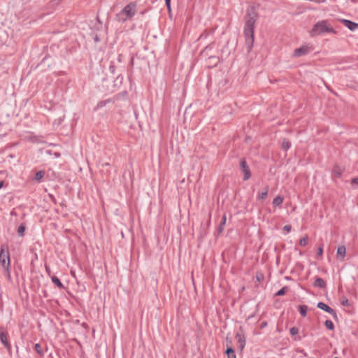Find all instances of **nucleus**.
Instances as JSON below:
<instances>
[{"label": "nucleus", "mask_w": 358, "mask_h": 358, "mask_svg": "<svg viewBox=\"0 0 358 358\" xmlns=\"http://www.w3.org/2000/svg\"><path fill=\"white\" fill-rule=\"evenodd\" d=\"M256 278H257V280L259 282H260L262 280H263L264 276H263V275L262 273H257Z\"/></svg>", "instance_id": "nucleus-31"}, {"label": "nucleus", "mask_w": 358, "mask_h": 358, "mask_svg": "<svg viewBox=\"0 0 358 358\" xmlns=\"http://www.w3.org/2000/svg\"><path fill=\"white\" fill-rule=\"evenodd\" d=\"M288 289V287H282L280 290H279L276 294L275 295L276 296H282L284 295L286 292L287 291Z\"/></svg>", "instance_id": "nucleus-26"}, {"label": "nucleus", "mask_w": 358, "mask_h": 358, "mask_svg": "<svg viewBox=\"0 0 358 358\" xmlns=\"http://www.w3.org/2000/svg\"><path fill=\"white\" fill-rule=\"evenodd\" d=\"M341 303L343 306H348L349 305V301H348V299H345L342 301Z\"/></svg>", "instance_id": "nucleus-32"}, {"label": "nucleus", "mask_w": 358, "mask_h": 358, "mask_svg": "<svg viewBox=\"0 0 358 358\" xmlns=\"http://www.w3.org/2000/svg\"><path fill=\"white\" fill-rule=\"evenodd\" d=\"M290 145H291V143L288 140H287V139L283 140V141L282 143V148L284 150H288L290 148Z\"/></svg>", "instance_id": "nucleus-19"}, {"label": "nucleus", "mask_w": 358, "mask_h": 358, "mask_svg": "<svg viewBox=\"0 0 358 358\" xmlns=\"http://www.w3.org/2000/svg\"><path fill=\"white\" fill-rule=\"evenodd\" d=\"M309 51V48L308 46H302L299 48H297L294 52V55L295 57H300L301 55H306Z\"/></svg>", "instance_id": "nucleus-11"}, {"label": "nucleus", "mask_w": 358, "mask_h": 358, "mask_svg": "<svg viewBox=\"0 0 358 358\" xmlns=\"http://www.w3.org/2000/svg\"><path fill=\"white\" fill-rule=\"evenodd\" d=\"M313 286L318 287L320 288H324L326 287V282L322 278L317 277L313 283Z\"/></svg>", "instance_id": "nucleus-12"}, {"label": "nucleus", "mask_w": 358, "mask_h": 358, "mask_svg": "<svg viewBox=\"0 0 358 358\" xmlns=\"http://www.w3.org/2000/svg\"><path fill=\"white\" fill-rule=\"evenodd\" d=\"M0 340L7 349L9 350L10 348V345L7 340V334L3 328H0Z\"/></svg>", "instance_id": "nucleus-10"}, {"label": "nucleus", "mask_w": 358, "mask_h": 358, "mask_svg": "<svg viewBox=\"0 0 358 358\" xmlns=\"http://www.w3.org/2000/svg\"><path fill=\"white\" fill-rule=\"evenodd\" d=\"M322 253H323V247H322V245H321L317 249V256L321 257L322 255Z\"/></svg>", "instance_id": "nucleus-29"}, {"label": "nucleus", "mask_w": 358, "mask_h": 358, "mask_svg": "<svg viewBox=\"0 0 358 358\" xmlns=\"http://www.w3.org/2000/svg\"><path fill=\"white\" fill-rule=\"evenodd\" d=\"M104 105H105V102L101 101V102H100V103H98L97 106H98V107H102V106H103Z\"/></svg>", "instance_id": "nucleus-34"}, {"label": "nucleus", "mask_w": 358, "mask_h": 358, "mask_svg": "<svg viewBox=\"0 0 358 358\" xmlns=\"http://www.w3.org/2000/svg\"><path fill=\"white\" fill-rule=\"evenodd\" d=\"M346 254V248L344 245L339 246L337 248V255H340L343 259Z\"/></svg>", "instance_id": "nucleus-14"}, {"label": "nucleus", "mask_w": 358, "mask_h": 358, "mask_svg": "<svg viewBox=\"0 0 358 358\" xmlns=\"http://www.w3.org/2000/svg\"><path fill=\"white\" fill-rule=\"evenodd\" d=\"M44 175L45 172L43 171H40L36 173L34 178L36 180L39 181L44 177Z\"/></svg>", "instance_id": "nucleus-21"}, {"label": "nucleus", "mask_w": 358, "mask_h": 358, "mask_svg": "<svg viewBox=\"0 0 358 358\" xmlns=\"http://www.w3.org/2000/svg\"><path fill=\"white\" fill-rule=\"evenodd\" d=\"M34 348H35V350L39 354V355H42L43 354V350H42V348H41V346L40 345V344L38 343H36L34 346Z\"/></svg>", "instance_id": "nucleus-27"}, {"label": "nucleus", "mask_w": 358, "mask_h": 358, "mask_svg": "<svg viewBox=\"0 0 358 358\" xmlns=\"http://www.w3.org/2000/svg\"><path fill=\"white\" fill-rule=\"evenodd\" d=\"M226 221H227V217L225 215H224L222 216V222L220 224V226H219V228H218V232L220 234L223 231V229H224V224H226Z\"/></svg>", "instance_id": "nucleus-18"}, {"label": "nucleus", "mask_w": 358, "mask_h": 358, "mask_svg": "<svg viewBox=\"0 0 358 358\" xmlns=\"http://www.w3.org/2000/svg\"><path fill=\"white\" fill-rule=\"evenodd\" d=\"M136 4L135 3H129L124 9L117 15L119 21L124 22L127 18H131L136 13Z\"/></svg>", "instance_id": "nucleus-4"}, {"label": "nucleus", "mask_w": 358, "mask_h": 358, "mask_svg": "<svg viewBox=\"0 0 358 358\" xmlns=\"http://www.w3.org/2000/svg\"><path fill=\"white\" fill-rule=\"evenodd\" d=\"M211 48L207 46L201 53V57L206 59V65L208 68L215 66L220 62L217 56L211 55Z\"/></svg>", "instance_id": "nucleus-3"}, {"label": "nucleus", "mask_w": 358, "mask_h": 358, "mask_svg": "<svg viewBox=\"0 0 358 358\" xmlns=\"http://www.w3.org/2000/svg\"><path fill=\"white\" fill-rule=\"evenodd\" d=\"M225 353L227 355V358H236L235 352L231 347H228Z\"/></svg>", "instance_id": "nucleus-15"}, {"label": "nucleus", "mask_w": 358, "mask_h": 358, "mask_svg": "<svg viewBox=\"0 0 358 358\" xmlns=\"http://www.w3.org/2000/svg\"><path fill=\"white\" fill-rule=\"evenodd\" d=\"M334 358H338V357H334Z\"/></svg>", "instance_id": "nucleus-41"}, {"label": "nucleus", "mask_w": 358, "mask_h": 358, "mask_svg": "<svg viewBox=\"0 0 358 358\" xmlns=\"http://www.w3.org/2000/svg\"><path fill=\"white\" fill-rule=\"evenodd\" d=\"M258 17V13L253 6L249 7L245 15V23L244 28V34L246 43L249 49H251L254 43V28L256 20Z\"/></svg>", "instance_id": "nucleus-1"}, {"label": "nucleus", "mask_w": 358, "mask_h": 358, "mask_svg": "<svg viewBox=\"0 0 358 358\" xmlns=\"http://www.w3.org/2000/svg\"><path fill=\"white\" fill-rule=\"evenodd\" d=\"M266 324H266V322H263V323L261 324V327H262V328L265 327L266 326Z\"/></svg>", "instance_id": "nucleus-36"}, {"label": "nucleus", "mask_w": 358, "mask_h": 358, "mask_svg": "<svg viewBox=\"0 0 358 358\" xmlns=\"http://www.w3.org/2000/svg\"><path fill=\"white\" fill-rule=\"evenodd\" d=\"M52 1L55 2L56 3H59L62 1V0H52Z\"/></svg>", "instance_id": "nucleus-37"}, {"label": "nucleus", "mask_w": 358, "mask_h": 358, "mask_svg": "<svg viewBox=\"0 0 358 358\" xmlns=\"http://www.w3.org/2000/svg\"><path fill=\"white\" fill-rule=\"evenodd\" d=\"M299 332L298 328L293 327L290 329V334L292 336L296 335Z\"/></svg>", "instance_id": "nucleus-28"}, {"label": "nucleus", "mask_w": 358, "mask_h": 358, "mask_svg": "<svg viewBox=\"0 0 358 358\" xmlns=\"http://www.w3.org/2000/svg\"><path fill=\"white\" fill-rule=\"evenodd\" d=\"M25 231V226L23 224H21L19 226L17 229V234L19 236H23L24 235Z\"/></svg>", "instance_id": "nucleus-20"}, {"label": "nucleus", "mask_w": 358, "mask_h": 358, "mask_svg": "<svg viewBox=\"0 0 358 358\" xmlns=\"http://www.w3.org/2000/svg\"><path fill=\"white\" fill-rule=\"evenodd\" d=\"M268 186H266L264 189V191L262 193L259 194L258 195V199L259 200H264L268 195Z\"/></svg>", "instance_id": "nucleus-17"}, {"label": "nucleus", "mask_w": 358, "mask_h": 358, "mask_svg": "<svg viewBox=\"0 0 358 358\" xmlns=\"http://www.w3.org/2000/svg\"><path fill=\"white\" fill-rule=\"evenodd\" d=\"M324 324L325 327L329 330H333L334 329V325L331 320H326Z\"/></svg>", "instance_id": "nucleus-25"}, {"label": "nucleus", "mask_w": 358, "mask_h": 358, "mask_svg": "<svg viewBox=\"0 0 358 358\" xmlns=\"http://www.w3.org/2000/svg\"><path fill=\"white\" fill-rule=\"evenodd\" d=\"M343 171L344 169L343 167L336 165L333 169V173L336 177L339 178L342 175Z\"/></svg>", "instance_id": "nucleus-13"}, {"label": "nucleus", "mask_w": 358, "mask_h": 358, "mask_svg": "<svg viewBox=\"0 0 358 358\" xmlns=\"http://www.w3.org/2000/svg\"><path fill=\"white\" fill-rule=\"evenodd\" d=\"M291 229H292L291 225H285V226L283 227V229H284L287 233L289 232V231H290V230H291Z\"/></svg>", "instance_id": "nucleus-30"}, {"label": "nucleus", "mask_w": 358, "mask_h": 358, "mask_svg": "<svg viewBox=\"0 0 358 358\" xmlns=\"http://www.w3.org/2000/svg\"><path fill=\"white\" fill-rule=\"evenodd\" d=\"M341 22L351 31L358 29V23L345 19L341 20Z\"/></svg>", "instance_id": "nucleus-9"}, {"label": "nucleus", "mask_w": 358, "mask_h": 358, "mask_svg": "<svg viewBox=\"0 0 358 358\" xmlns=\"http://www.w3.org/2000/svg\"><path fill=\"white\" fill-rule=\"evenodd\" d=\"M95 41H99V38H98V37H97V36H96V37H95Z\"/></svg>", "instance_id": "nucleus-40"}, {"label": "nucleus", "mask_w": 358, "mask_h": 358, "mask_svg": "<svg viewBox=\"0 0 358 358\" xmlns=\"http://www.w3.org/2000/svg\"><path fill=\"white\" fill-rule=\"evenodd\" d=\"M3 186V181H0V189Z\"/></svg>", "instance_id": "nucleus-39"}, {"label": "nucleus", "mask_w": 358, "mask_h": 358, "mask_svg": "<svg viewBox=\"0 0 358 358\" xmlns=\"http://www.w3.org/2000/svg\"><path fill=\"white\" fill-rule=\"evenodd\" d=\"M317 306L320 309H322V310H324V311L331 314L334 316V317L336 318L337 315H336V312L334 310V309H332L331 307H329V306H327L324 303L319 302L317 303Z\"/></svg>", "instance_id": "nucleus-8"}, {"label": "nucleus", "mask_w": 358, "mask_h": 358, "mask_svg": "<svg viewBox=\"0 0 358 358\" xmlns=\"http://www.w3.org/2000/svg\"><path fill=\"white\" fill-rule=\"evenodd\" d=\"M324 33L336 34L335 29L326 20H322L316 23L310 31L312 37Z\"/></svg>", "instance_id": "nucleus-2"}, {"label": "nucleus", "mask_w": 358, "mask_h": 358, "mask_svg": "<svg viewBox=\"0 0 358 358\" xmlns=\"http://www.w3.org/2000/svg\"><path fill=\"white\" fill-rule=\"evenodd\" d=\"M166 5L167 7H169V3H171V0H165Z\"/></svg>", "instance_id": "nucleus-35"}, {"label": "nucleus", "mask_w": 358, "mask_h": 358, "mask_svg": "<svg viewBox=\"0 0 358 358\" xmlns=\"http://www.w3.org/2000/svg\"><path fill=\"white\" fill-rule=\"evenodd\" d=\"M283 200H284V198L281 196H276L273 201V204L275 206H280L282 202H283Z\"/></svg>", "instance_id": "nucleus-16"}, {"label": "nucleus", "mask_w": 358, "mask_h": 358, "mask_svg": "<svg viewBox=\"0 0 358 358\" xmlns=\"http://www.w3.org/2000/svg\"><path fill=\"white\" fill-rule=\"evenodd\" d=\"M0 264L4 268L6 271L8 273V278L10 277L9 274V266H10V257H9V252L8 250L5 248L4 246H2L0 251Z\"/></svg>", "instance_id": "nucleus-5"}, {"label": "nucleus", "mask_w": 358, "mask_h": 358, "mask_svg": "<svg viewBox=\"0 0 358 358\" xmlns=\"http://www.w3.org/2000/svg\"><path fill=\"white\" fill-rule=\"evenodd\" d=\"M352 182L358 185V178H353Z\"/></svg>", "instance_id": "nucleus-33"}, {"label": "nucleus", "mask_w": 358, "mask_h": 358, "mask_svg": "<svg viewBox=\"0 0 358 358\" xmlns=\"http://www.w3.org/2000/svg\"><path fill=\"white\" fill-rule=\"evenodd\" d=\"M52 281L57 285L59 288H63L64 286L61 281L55 276L52 277Z\"/></svg>", "instance_id": "nucleus-22"}, {"label": "nucleus", "mask_w": 358, "mask_h": 358, "mask_svg": "<svg viewBox=\"0 0 358 358\" xmlns=\"http://www.w3.org/2000/svg\"><path fill=\"white\" fill-rule=\"evenodd\" d=\"M236 339L237 340L239 346L238 348L241 351H242L245 345V338L243 333L238 332L236 335Z\"/></svg>", "instance_id": "nucleus-7"}, {"label": "nucleus", "mask_w": 358, "mask_h": 358, "mask_svg": "<svg viewBox=\"0 0 358 358\" xmlns=\"http://www.w3.org/2000/svg\"><path fill=\"white\" fill-rule=\"evenodd\" d=\"M167 8H168V10H169V13H171V3H169V7H167Z\"/></svg>", "instance_id": "nucleus-38"}, {"label": "nucleus", "mask_w": 358, "mask_h": 358, "mask_svg": "<svg viewBox=\"0 0 358 358\" xmlns=\"http://www.w3.org/2000/svg\"><path fill=\"white\" fill-rule=\"evenodd\" d=\"M240 166H241V169L242 171L244 173V178H243L244 180H248L251 176V173H250V169L246 164L245 160H244V159L241 160V163H240Z\"/></svg>", "instance_id": "nucleus-6"}, {"label": "nucleus", "mask_w": 358, "mask_h": 358, "mask_svg": "<svg viewBox=\"0 0 358 358\" xmlns=\"http://www.w3.org/2000/svg\"><path fill=\"white\" fill-rule=\"evenodd\" d=\"M308 237L307 235H306L304 237L301 238L299 241V245L301 246H305L307 245L308 243Z\"/></svg>", "instance_id": "nucleus-24"}, {"label": "nucleus", "mask_w": 358, "mask_h": 358, "mask_svg": "<svg viewBox=\"0 0 358 358\" xmlns=\"http://www.w3.org/2000/svg\"><path fill=\"white\" fill-rule=\"evenodd\" d=\"M307 308H308L306 306H303V305L299 306V311H300L301 315L303 317H305L306 315Z\"/></svg>", "instance_id": "nucleus-23"}]
</instances>
